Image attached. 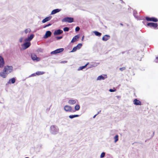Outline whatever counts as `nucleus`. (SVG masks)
Here are the masks:
<instances>
[{"label":"nucleus","mask_w":158,"mask_h":158,"mask_svg":"<svg viewBox=\"0 0 158 158\" xmlns=\"http://www.w3.org/2000/svg\"><path fill=\"white\" fill-rule=\"evenodd\" d=\"M31 31L30 29H27L25 30V32L26 34L29 33Z\"/></svg>","instance_id":"obj_29"},{"label":"nucleus","mask_w":158,"mask_h":158,"mask_svg":"<svg viewBox=\"0 0 158 158\" xmlns=\"http://www.w3.org/2000/svg\"><path fill=\"white\" fill-rule=\"evenodd\" d=\"M94 32L96 35L98 36H100L102 35V34L101 33L97 31H94Z\"/></svg>","instance_id":"obj_22"},{"label":"nucleus","mask_w":158,"mask_h":158,"mask_svg":"<svg viewBox=\"0 0 158 158\" xmlns=\"http://www.w3.org/2000/svg\"><path fill=\"white\" fill-rule=\"evenodd\" d=\"M74 19L73 18L71 17H65L62 20L63 22H68L69 23H71L73 22Z\"/></svg>","instance_id":"obj_3"},{"label":"nucleus","mask_w":158,"mask_h":158,"mask_svg":"<svg viewBox=\"0 0 158 158\" xmlns=\"http://www.w3.org/2000/svg\"><path fill=\"white\" fill-rule=\"evenodd\" d=\"M133 103L136 105H141V102L138 99H134Z\"/></svg>","instance_id":"obj_15"},{"label":"nucleus","mask_w":158,"mask_h":158,"mask_svg":"<svg viewBox=\"0 0 158 158\" xmlns=\"http://www.w3.org/2000/svg\"><path fill=\"white\" fill-rule=\"evenodd\" d=\"M97 115V114H96L93 117V118H95V117H96V116Z\"/></svg>","instance_id":"obj_40"},{"label":"nucleus","mask_w":158,"mask_h":158,"mask_svg":"<svg viewBox=\"0 0 158 158\" xmlns=\"http://www.w3.org/2000/svg\"><path fill=\"white\" fill-rule=\"evenodd\" d=\"M10 81L13 84L15 82V78H13L10 80Z\"/></svg>","instance_id":"obj_30"},{"label":"nucleus","mask_w":158,"mask_h":158,"mask_svg":"<svg viewBox=\"0 0 158 158\" xmlns=\"http://www.w3.org/2000/svg\"><path fill=\"white\" fill-rule=\"evenodd\" d=\"M67 62V61H63L62 62L63 63H66Z\"/></svg>","instance_id":"obj_42"},{"label":"nucleus","mask_w":158,"mask_h":158,"mask_svg":"<svg viewBox=\"0 0 158 158\" xmlns=\"http://www.w3.org/2000/svg\"><path fill=\"white\" fill-rule=\"evenodd\" d=\"M118 135H116L114 137V142L115 143H116L118 139Z\"/></svg>","instance_id":"obj_23"},{"label":"nucleus","mask_w":158,"mask_h":158,"mask_svg":"<svg viewBox=\"0 0 158 158\" xmlns=\"http://www.w3.org/2000/svg\"><path fill=\"white\" fill-rule=\"evenodd\" d=\"M79 116V115L75 114L73 115H70L69 116V117L71 119H72L74 118L78 117Z\"/></svg>","instance_id":"obj_21"},{"label":"nucleus","mask_w":158,"mask_h":158,"mask_svg":"<svg viewBox=\"0 0 158 158\" xmlns=\"http://www.w3.org/2000/svg\"><path fill=\"white\" fill-rule=\"evenodd\" d=\"M62 38V36H57L56 37V38L57 40H58Z\"/></svg>","instance_id":"obj_37"},{"label":"nucleus","mask_w":158,"mask_h":158,"mask_svg":"<svg viewBox=\"0 0 158 158\" xmlns=\"http://www.w3.org/2000/svg\"><path fill=\"white\" fill-rule=\"evenodd\" d=\"M80 108V106L78 104H77L75 106V110H79Z\"/></svg>","instance_id":"obj_25"},{"label":"nucleus","mask_w":158,"mask_h":158,"mask_svg":"<svg viewBox=\"0 0 158 158\" xmlns=\"http://www.w3.org/2000/svg\"><path fill=\"white\" fill-rule=\"evenodd\" d=\"M82 44H79L76 47L77 49H80L82 46Z\"/></svg>","instance_id":"obj_27"},{"label":"nucleus","mask_w":158,"mask_h":158,"mask_svg":"<svg viewBox=\"0 0 158 158\" xmlns=\"http://www.w3.org/2000/svg\"><path fill=\"white\" fill-rule=\"evenodd\" d=\"M154 132H153V135H154Z\"/></svg>","instance_id":"obj_45"},{"label":"nucleus","mask_w":158,"mask_h":158,"mask_svg":"<svg viewBox=\"0 0 158 158\" xmlns=\"http://www.w3.org/2000/svg\"><path fill=\"white\" fill-rule=\"evenodd\" d=\"M87 65H88V64H86L85 65H84V66L81 67H80L79 70H82V69H84V68H85L86 67V66H87Z\"/></svg>","instance_id":"obj_28"},{"label":"nucleus","mask_w":158,"mask_h":158,"mask_svg":"<svg viewBox=\"0 0 158 158\" xmlns=\"http://www.w3.org/2000/svg\"><path fill=\"white\" fill-rule=\"evenodd\" d=\"M34 37V35L33 34L31 35L29 37H28L27 38L25 39L24 41L25 42L28 41L30 42Z\"/></svg>","instance_id":"obj_12"},{"label":"nucleus","mask_w":158,"mask_h":158,"mask_svg":"<svg viewBox=\"0 0 158 158\" xmlns=\"http://www.w3.org/2000/svg\"><path fill=\"white\" fill-rule=\"evenodd\" d=\"M44 72L38 71L36 72L35 74L37 75H41L44 74Z\"/></svg>","instance_id":"obj_26"},{"label":"nucleus","mask_w":158,"mask_h":158,"mask_svg":"<svg viewBox=\"0 0 158 158\" xmlns=\"http://www.w3.org/2000/svg\"><path fill=\"white\" fill-rule=\"evenodd\" d=\"M63 32V31L62 30L60 29H58L55 30L54 31V34L55 35H60V34L62 33Z\"/></svg>","instance_id":"obj_11"},{"label":"nucleus","mask_w":158,"mask_h":158,"mask_svg":"<svg viewBox=\"0 0 158 158\" xmlns=\"http://www.w3.org/2000/svg\"><path fill=\"white\" fill-rule=\"evenodd\" d=\"M52 17L51 16H49L47 17H46L44 19H43L42 21V22L43 23H45L49 20H50L51 19Z\"/></svg>","instance_id":"obj_18"},{"label":"nucleus","mask_w":158,"mask_h":158,"mask_svg":"<svg viewBox=\"0 0 158 158\" xmlns=\"http://www.w3.org/2000/svg\"><path fill=\"white\" fill-rule=\"evenodd\" d=\"M63 30L64 31H68L69 30V28L68 27H65L64 28Z\"/></svg>","instance_id":"obj_32"},{"label":"nucleus","mask_w":158,"mask_h":158,"mask_svg":"<svg viewBox=\"0 0 158 158\" xmlns=\"http://www.w3.org/2000/svg\"><path fill=\"white\" fill-rule=\"evenodd\" d=\"M23 38H20V40H19V42H20V43H22V41H23Z\"/></svg>","instance_id":"obj_39"},{"label":"nucleus","mask_w":158,"mask_h":158,"mask_svg":"<svg viewBox=\"0 0 158 158\" xmlns=\"http://www.w3.org/2000/svg\"><path fill=\"white\" fill-rule=\"evenodd\" d=\"M4 71L6 72L7 74L11 73L13 70V68L12 66H6L4 67Z\"/></svg>","instance_id":"obj_2"},{"label":"nucleus","mask_w":158,"mask_h":158,"mask_svg":"<svg viewBox=\"0 0 158 158\" xmlns=\"http://www.w3.org/2000/svg\"><path fill=\"white\" fill-rule=\"evenodd\" d=\"M104 79H105V78H104V77H103L102 75H101V76H98V78H97V80H104Z\"/></svg>","instance_id":"obj_24"},{"label":"nucleus","mask_w":158,"mask_h":158,"mask_svg":"<svg viewBox=\"0 0 158 158\" xmlns=\"http://www.w3.org/2000/svg\"><path fill=\"white\" fill-rule=\"evenodd\" d=\"M59 131V128L57 126L53 125L50 127V132L53 135H56Z\"/></svg>","instance_id":"obj_1"},{"label":"nucleus","mask_w":158,"mask_h":158,"mask_svg":"<svg viewBox=\"0 0 158 158\" xmlns=\"http://www.w3.org/2000/svg\"><path fill=\"white\" fill-rule=\"evenodd\" d=\"M101 111V110L99 111V112H98V113L97 114V115H98V114H99L100 113V112Z\"/></svg>","instance_id":"obj_41"},{"label":"nucleus","mask_w":158,"mask_h":158,"mask_svg":"<svg viewBox=\"0 0 158 158\" xmlns=\"http://www.w3.org/2000/svg\"><path fill=\"white\" fill-rule=\"evenodd\" d=\"M146 19L148 21H152L154 22H157L158 21L157 18L153 17L151 18L146 17Z\"/></svg>","instance_id":"obj_6"},{"label":"nucleus","mask_w":158,"mask_h":158,"mask_svg":"<svg viewBox=\"0 0 158 158\" xmlns=\"http://www.w3.org/2000/svg\"><path fill=\"white\" fill-rule=\"evenodd\" d=\"M77 49V48L76 47H75L73 48V50H72V51H71V52H74L76 51Z\"/></svg>","instance_id":"obj_33"},{"label":"nucleus","mask_w":158,"mask_h":158,"mask_svg":"<svg viewBox=\"0 0 158 158\" xmlns=\"http://www.w3.org/2000/svg\"><path fill=\"white\" fill-rule=\"evenodd\" d=\"M77 101V99H69L68 102L69 104L72 105L75 104Z\"/></svg>","instance_id":"obj_16"},{"label":"nucleus","mask_w":158,"mask_h":158,"mask_svg":"<svg viewBox=\"0 0 158 158\" xmlns=\"http://www.w3.org/2000/svg\"><path fill=\"white\" fill-rule=\"evenodd\" d=\"M64 109L67 112H73L75 111L74 110H72V107L69 106H65L64 107Z\"/></svg>","instance_id":"obj_4"},{"label":"nucleus","mask_w":158,"mask_h":158,"mask_svg":"<svg viewBox=\"0 0 158 158\" xmlns=\"http://www.w3.org/2000/svg\"><path fill=\"white\" fill-rule=\"evenodd\" d=\"M61 10L60 9H57L55 10H53L51 13V15H54L56 13L59 12Z\"/></svg>","instance_id":"obj_19"},{"label":"nucleus","mask_w":158,"mask_h":158,"mask_svg":"<svg viewBox=\"0 0 158 158\" xmlns=\"http://www.w3.org/2000/svg\"><path fill=\"white\" fill-rule=\"evenodd\" d=\"M52 33L50 31H48L46 32L45 35L44 36V38H46L51 36Z\"/></svg>","instance_id":"obj_17"},{"label":"nucleus","mask_w":158,"mask_h":158,"mask_svg":"<svg viewBox=\"0 0 158 158\" xmlns=\"http://www.w3.org/2000/svg\"><path fill=\"white\" fill-rule=\"evenodd\" d=\"M105 155V153L104 152H102L100 156V157L101 158H103L104 157Z\"/></svg>","instance_id":"obj_31"},{"label":"nucleus","mask_w":158,"mask_h":158,"mask_svg":"<svg viewBox=\"0 0 158 158\" xmlns=\"http://www.w3.org/2000/svg\"><path fill=\"white\" fill-rule=\"evenodd\" d=\"M31 57L32 60L34 61H38L40 60V58L37 57L36 55L34 53L31 54Z\"/></svg>","instance_id":"obj_5"},{"label":"nucleus","mask_w":158,"mask_h":158,"mask_svg":"<svg viewBox=\"0 0 158 158\" xmlns=\"http://www.w3.org/2000/svg\"><path fill=\"white\" fill-rule=\"evenodd\" d=\"M4 61L3 58L0 56V68L3 67L4 65Z\"/></svg>","instance_id":"obj_9"},{"label":"nucleus","mask_w":158,"mask_h":158,"mask_svg":"<svg viewBox=\"0 0 158 158\" xmlns=\"http://www.w3.org/2000/svg\"><path fill=\"white\" fill-rule=\"evenodd\" d=\"M51 25V23H49L48 24L45 25L44 27H48L49 26H50Z\"/></svg>","instance_id":"obj_38"},{"label":"nucleus","mask_w":158,"mask_h":158,"mask_svg":"<svg viewBox=\"0 0 158 158\" xmlns=\"http://www.w3.org/2000/svg\"><path fill=\"white\" fill-rule=\"evenodd\" d=\"M120 24L121 25L123 26V24L122 23H121Z\"/></svg>","instance_id":"obj_43"},{"label":"nucleus","mask_w":158,"mask_h":158,"mask_svg":"<svg viewBox=\"0 0 158 158\" xmlns=\"http://www.w3.org/2000/svg\"><path fill=\"white\" fill-rule=\"evenodd\" d=\"M64 50L63 48H60L56 49L51 52V54H54L60 53L62 52Z\"/></svg>","instance_id":"obj_7"},{"label":"nucleus","mask_w":158,"mask_h":158,"mask_svg":"<svg viewBox=\"0 0 158 158\" xmlns=\"http://www.w3.org/2000/svg\"><path fill=\"white\" fill-rule=\"evenodd\" d=\"M80 28L79 27H77L75 28V31H78L80 30Z\"/></svg>","instance_id":"obj_36"},{"label":"nucleus","mask_w":158,"mask_h":158,"mask_svg":"<svg viewBox=\"0 0 158 158\" xmlns=\"http://www.w3.org/2000/svg\"><path fill=\"white\" fill-rule=\"evenodd\" d=\"M147 25L150 27H153L154 28H157L158 26V25L157 23H148L147 24Z\"/></svg>","instance_id":"obj_8"},{"label":"nucleus","mask_w":158,"mask_h":158,"mask_svg":"<svg viewBox=\"0 0 158 158\" xmlns=\"http://www.w3.org/2000/svg\"><path fill=\"white\" fill-rule=\"evenodd\" d=\"M7 75V74L4 71V69L3 72L0 73V76L3 78H5Z\"/></svg>","instance_id":"obj_14"},{"label":"nucleus","mask_w":158,"mask_h":158,"mask_svg":"<svg viewBox=\"0 0 158 158\" xmlns=\"http://www.w3.org/2000/svg\"><path fill=\"white\" fill-rule=\"evenodd\" d=\"M84 38V36H83L82 38V39H83Z\"/></svg>","instance_id":"obj_44"},{"label":"nucleus","mask_w":158,"mask_h":158,"mask_svg":"<svg viewBox=\"0 0 158 158\" xmlns=\"http://www.w3.org/2000/svg\"><path fill=\"white\" fill-rule=\"evenodd\" d=\"M109 91L110 92H115L116 91V89L114 88L113 89H110L109 90Z\"/></svg>","instance_id":"obj_35"},{"label":"nucleus","mask_w":158,"mask_h":158,"mask_svg":"<svg viewBox=\"0 0 158 158\" xmlns=\"http://www.w3.org/2000/svg\"><path fill=\"white\" fill-rule=\"evenodd\" d=\"M79 36L78 35H76L74 36L73 38L71 41V43H73L76 41L78 39Z\"/></svg>","instance_id":"obj_20"},{"label":"nucleus","mask_w":158,"mask_h":158,"mask_svg":"<svg viewBox=\"0 0 158 158\" xmlns=\"http://www.w3.org/2000/svg\"><path fill=\"white\" fill-rule=\"evenodd\" d=\"M110 38V36L109 35H106L103 37L102 40L104 41H106L109 39Z\"/></svg>","instance_id":"obj_13"},{"label":"nucleus","mask_w":158,"mask_h":158,"mask_svg":"<svg viewBox=\"0 0 158 158\" xmlns=\"http://www.w3.org/2000/svg\"><path fill=\"white\" fill-rule=\"evenodd\" d=\"M25 42H26L23 44V46L24 47V49H26L28 48L31 45V43L30 42L28 41H26Z\"/></svg>","instance_id":"obj_10"},{"label":"nucleus","mask_w":158,"mask_h":158,"mask_svg":"<svg viewBox=\"0 0 158 158\" xmlns=\"http://www.w3.org/2000/svg\"><path fill=\"white\" fill-rule=\"evenodd\" d=\"M126 69V68L125 67H123L122 68H121L119 69V70L121 71H123V70H125Z\"/></svg>","instance_id":"obj_34"}]
</instances>
